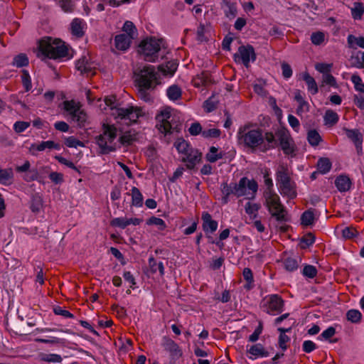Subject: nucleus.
I'll list each match as a JSON object with an SVG mask.
<instances>
[{
	"label": "nucleus",
	"instance_id": "f257e3e1",
	"mask_svg": "<svg viewBox=\"0 0 364 364\" xmlns=\"http://www.w3.org/2000/svg\"><path fill=\"white\" fill-rule=\"evenodd\" d=\"M237 143L245 148L255 151L259 148L264 142L263 131L256 124L247 122L238 129L237 133Z\"/></svg>",
	"mask_w": 364,
	"mask_h": 364
},
{
	"label": "nucleus",
	"instance_id": "f03ea898",
	"mask_svg": "<svg viewBox=\"0 0 364 364\" xmlns=\"http://www.w3.org/2000/svg\"><path fill=\"white\" fill-rule=\"evenodd\" d=\"M258 185L254 179L250 180L247 177L240 178L238 183L223 182L220 185V191L223 194L222 202L226 204L229 201V197L232 195L240 198L247 194V190L255 194L257 191Z\"/></svg>",
	"mask_w": 364,
	"mask_h": 364
},
{
	"label": "nucleus",
	"instance_id": "7ed1b4c3",
	"mask_svg": "<svg viewBox=\"0 0 364 364\" xmlns=\"http://www.w3.org/2000/svg\"><path fill=\"white\" fill-rule=\"evenodd\" d=\"M117 132L118 129L114 124H102V133L95 137L100 154H109L117 150L116 144L113 141L117 136Z\"/></svg>",
	"mask_w": 364,
	"mask_h": 364
},
{
	"label": "nucleus",
	"instance_id": "20e7f679",
	"mask_svg": "<svg viewBox=\"0 0 364 364\" xmlns=\"http://www.w3.org/2000/svg\"><path fill=\"white\" fill-rule=\"evenodd\" d=\"M39 50L46 57L57 59L68 55V48L60 39L46 37L39 41Z\"/></svg>",
	"mask_w": 364,
	"mask_h": 364
},
{
	"label": "nucleus",
	"instance_id": "39448f33",
	"mask_svg": "<svg viewBox=\"0 0 364 364\" xmlns=\"http://www.w3.org/2000/svg\"><path fill=\"white\" fill-rule=\"evenodd\" d=\"M265 205L271 214L278 222L288 221L287 210L281 203L279 196L273 191L264 193Z\"/></svg>",
	"mask_w": 364,
	"mask_h": 364
},
{
	"label": "nucleus",
	"instance_id": "423d86ee",
	"mask_svg": "<svg viewBox=\"0 0 364 364\" xmlns=\"http://www.w3.org/2000/svg\"><path fill=\"white\" fill-rule=\"evenodd\" d=\"M134 82L137 87L155 88L159 84L157 73L154 67L144 65L142 68H138L134 71Z\"/></svg>",
	"mask_w": 364,
	"mask_h": 364
},
{
	"label": "nucleus",
	"instance_id": "0eeeda50",
	"mask_svg": "<svg viewBox=\"0 0 364 364\" xmlns=\"http://www.w3.org/2000/svg\"><path fill=\"white\" fill-rule=\"evenodd\" d=\"M139 48L140 53L144 56V59L146 61L153 63L158 60L161 48H165V43L163 39L150 37L143 40L140 43Z\"/></svg>",
	"mask_w": 364,
	"mask_h": 364
},
{
	"label": "nucleus",
	"instance_id": "6e6552de",
	"mask_svg": "<svg viewBox=\"0 0 364 364\" xmlns=\"http://www.w3.org/2000/svg\"><path fill=\"white\" fill-rule=\"evenodd\" d=\"M112 115L115 118L122 120H129L130 123H136L138 119L143 115L142 110L138 107L129 106L127 108L124 107H112Z\"/></svg>",
	"mask_w": 364,
	"mask_h": 364
},
{
	"label": "nucleus",
	"instance_id": "1a4fd4ad",
	"mask_svg": "<svg viewBox=\"0 0 364 364\" xmlns=\"http://www.w3.org/2000/svg\"><path fill=\"white\" fill-rule=\"evenodd\" d=\"M275 135L278 139V145L281 146L284 154L291 156H295L296 148L289 132L286 129H281Z\"/></svg>",
	"mask_w": 364,
	"mask_h": 364
},
{
	"label": "nucleus",
	"instance_id": "9d476101",
	"mask_svg": "<svg viewBox=\"0 0 364 364\" xmlns=\"http://www.w3.org/2000/svg\"><path fill=\"white\" fill-rule=\"evenodd\" d=\"M234 59L236 63H242V64L248 68L250 60L255 61L256 60V53L252 46H241L238 48L237 53H235Z\"/></svg>",
	"mask_w": 364,
	"mask_h": 364
},
{
	"label": "nucleus",
	"instance_id": "9b49d317",
	"mask_svg": "<svg viewBox=\"0 0 364 364\" xmlns=\"http://www.w3.org/2000/svg\"><path fill=\"white\" fill-rule=\"evenodd\" d=\"M262 307L266 313L276 315L282 311L284 300L278 294H272L266 303L263 304Z\"/></svg>",
	"mask_w": 364,
	"mask_h": 364
},
{
	"label": "nucleus",
	"instance_id": "f8f14e48",
	"mask_svg": "<svg viewBox=\"0 0 364 364\" xmlns=\"http://www.w3.org/2000/svg\"><path fill=\"white\" fill-rule=\"evenodd\" d=\"M171 115V108L166 107L156 116V119L158 122L156 127L161 133L166 134L171 132L172 127L168 121Z\"/></svg>",
	"mask_w": 364,
	"mask_h": 364
},
{
	"label": "nucleus",
	"instance_id": "ddd939ff",
	"mask_svg": "<svg viewBox=\"0 0 364 364\" xmlns=\"http://www.w3.org/2000/svg\"><path fill=\"white\" fill-rule=\"evenodd\" d=\"M161 346L169 353L172 360H176L182 356V351L178 345L169 337H163Z\"/></svg>",
	"mask_w": 364,
	"mask_h": 364
},
{
	"label": "nucleus",
	"instance_id": "4468645a",
	"mask_svg": "<svg viewBox=\"0 0 364 364\" xmlns=\"http://www.w3.org/2000/svg\"><path fill=\"white\" fill-rule=\"evenodd\" d=\"M201 152L193 148L183 155L181 161L186 164L187 168L193 169L196 165L201 161Z\"/></svg>",
	"mask_w": 364,
	"mask_h": 364
},
{
	"label": "nucleus",
	"instance_id": "2eb2a0df",
	"mask_svg": "<svg viewBox=\"0 0 364 364\" xmlns=\"http://www.w3.org/2000/svg\"><path fill=\"white\" fill-rule=\"evenodd\" d=\"M345 130L348 138L353 142L356 148L357 154L359 156L362 155L363 134L358 129H346Z\"/></svg>",
	"mask_w": 364,
	"mask_h": 364
},
{
	"label": "nucleus",
	"instance_id": "dca6fc26",
	"mask_svg": "<svg viewBox=\"0 0 364 364\" xmlns=\"http://www.w3.org/2000/svg\"><path fill=\"white\" fill-rule=\"evenodd\" d=\"M203 220V230L205 234H212L218 228V222L212 219L211 215L208 212H203L201 215Z\"/></svg>",
	"mask_w": 364,
	"mask_h": 364
},
{
	"label": "nucleus",
	"instance_id": "f3484780",
	"mask_svg": "<svg viewBox=\"0 0 364 364\" xmlns=\"http://www.w3.org/2000/svg\"><path fill=\"white\" fill-rule=\"evenodd\" d=\"M264 142L261 146V151L266 152L269 149L276 148L278 146V139H275V135L272 132H266L263 134Z\"/></svg>",
	"mask_w": 364,
	"mask_h": 364
},
{
	"label": "nucleus",
	"instance_id": "a211bd4d",
	"mask_svg": "<svg viewBox=\"0 0 364 364\" xmlns=\"http://www.w3.org/2000/svg\"><path fill=\"white\" fill-rule=\"evenodd\" d=\"M281 194L288 197L289 199H293L296 197V191L295 183L291 181H288L287 183H283L279 185Z\"/></svg>",
	"mask_w": 364,
	"mask_h": 364
},
{
	"label": "nucleus",
	"instance_id": "6ab92c4d",
	"mask_svg": "<svg viewBox=\"0 0 364 364\" xmlns=\"http://www.w3.org/2000/svg\"><path fill=\"white\" fill-rule=\"evenodd\" d=\"M85 23L82 19L74 18L70 24L71 33L77 38H82L84 34V27Z\"/></svg>",
	"mask_w": 364,
	"mask_h": 364
},
{
	"label": "nucleus",
	"instance_id": "aec40b11",
	"mask_svg": "<svg viewBox=\"0 0 364 364\" xmlns=\"http://www.w3.org/2000/svg\"><path fill=\"white\" fill-rule=\"evenodd\" d=\"M132 41L125 33L119 34L115 36L114 45L118 50H126L129 48Z\"/></svg>",
	"mask_w": 364,
	"mask_h": 364
},
{
	"label": "nucleus",
	"instance_id": "412c9836",
	"mask_svg": "<svg viewBox=\"0 0 364 364\" xmlns=\"http://www.w3.org/2000/svg\"><path fill=\"white\" fill-rule=\"evenodd\" d=\"M352 182L346 175H340L335 180V185L340 192H346L350 190Z\"/></svg>",
	"mask_w": 364,
	"mask_h": 364
},
{
	"label": "nucleus",
	"instance_id": "4be33fe9",
	"mask_svg": "<svg viewBox=\"0 0 364 364\" xmlns=\"http://www.w3.org/2000/svg\"><path fill=\"white\" fill-rule=\"evenodd\" d=\"M178 65V64L176 60H170L168 61L166 64H161L159 65L158 70L164 75L172 76L176 71Z\"/></svg>",
	"mask_w": 364,
	"mask_h": 364
},
{
	"label": "nucleus",
	"instance_id": "5701e85b",
	"mask_svg": "<svg viewBox=\"0 0 364 364\" xmlns=\"http://www.w3.org/2000/svg\"><path fill=\"white\" fill-rule=\"evenodd\" d=\"M136 140V134L134 132L127 131L123 133L119 138L121 145L128 146Z\"/></svg>",
	"mask_w": 364,
	"mask_h": 364
},
{
	"label": "nucleus",
	"instance_id": "b1692460",
	"mask_svg": "<svg viewBox=\"0 0 364 364\" xmlns=\"http://www.w3.org/2000/svg\"><path fill=\"white\" fill-rule=\"evenodd\" d=\"M302 78L307 85L308 90L312 95H316L318 92V88L314 78L307 72L302 74Z\"/></svg>",
	"mask_w": 364,
	"mask_h": 364
},
{
	"label": "nucleus",
	"instance_id": "393cba45",
	"mask_svg": "<svg viewBox=\"0 0 364 364\" xmlns=\"http://www.w3.org/2000/svg\"><path fill=\"white\" fill-rule=\"evenodd\" d=\"M14 172L11 168H0V183L8 186L13 183Z\"/></svg>",
	"mask_w": 364,
	"mask_h": 364
},
{
	"label": "nucleus",
	"instance_id": "a878e982",
	"mask_svg": "<svg viewBox=\"0 0 364 364\" xmlns=\"http://www.w3.org/2000/svg\"><path fill=\"white\" fill-rule=\"evenodd\" d=\"M277 181L279 185L291 181L288 168L284 166H281L276 173Z\"/></svg>",
	"mask_w": 364,
	"mask_h": 364
},
{
	"label": "nucleus",
	"instance_id": "bb28decb",
	"mask_svg": "<svg viewBox=\"0 0 364 364\" xmlns=\"http://www.w3.org/2000/svg\"><path fill=\"white\" fill-rule=\"evenodd\" d=\"M348 47L350 48L356 49L357 47L364 48V37H356L352 34L348 35L347 38Z\"/></svg>",
	"mask_w": 364,
	"mask_h": 364
},
{
	"label": "nucleus",
	"instance_id": "cd10ccee",
	"mask_svg": "<svg viewBox=\"0 0 364 364\" xmlns=\"http://www.w3.org/2000/svg\"><path fill=\"white\" fill-rule=\"evenodd\" d=\"M332 164L328 158H320L317 162V169L320 173L325 174L330 171Z\"/></svg>",
	"mask_w": 364,
	"mask_h": 364
},
{
	"label": "nucleus",
	"instance_id": "c85d7f7f",
	"mask_svg": "<svg viewBox=\"0 0 364 364\" xmlns=\"http://www.w3.org/2000/svg\"><path fill=\"white\" fill-rule=\"evenodd\" d=\"M32 148L38 151H42L46 149H60V146L59 144L55 143L53 141H41L39 144H32Z\"/></svg>",
	"mask_w": 364,
	"mask_h": 364
},
{
	"label": "nucleus",
	"instance_id": "c756f323",
	"mask_svg": "<svg viewBox=\"0 0 364 364\" xmlns=\"http://www.w3.org/2000/svg\"><path fill=\"white\" fill-rule=\"evenodd\" d=\"M174 146L176 147L178 153L182 154L183 155L193 149V147L189 144V143H188L183 138L178 139L174 142Z\"/></svg>",
	"mask_w": 364,
	"mask_h": 364
},
{
	"label": "nucleus",
	"instance_id": "7c9ffc66",
	"mask_svg": "<svg viewBox=\"0 0 364 364\" xmlns=\"http://www.w3.org/2000/svg\"><path fill=\"white\" fill-rule=\"evenodd\" d=\"M122 30H123L124 32L126 33V35L127 36L130 37V38L132 40H133L135 38H136V36L138 35L137 29H136V26H134L133 22H132L130 21H127L124 23Z\"/></svg>",
	"mask_w": 364,
	"mask_h": 364
},
{
	"label": "nucleus",
	"instance_id": "2f4dec72",
	"mask_svg": "<svg viewBox=\"0 0 364 364\" xmlns=\"http://www.w3.org/2000/svg\"><path fill=\"white\" fill-rule=\"evenodd\" d=\"M29 64V60L26 54L20 53L13 58L12 65L16 68L26 67Z\"/></svg>",
	"mask_w": 364,
	"mask_h": 364
},
{
	"label": "nucleus",
	"instance_id": "473e14b6",
	"mask_svg": "<svg viewBox=\"0 0 364 364\" xmlns=\"http://www.w3.org/2000/svg\"><path fill=\"white\" fill-rule=\"evenodd\" d=\"M149 265L151 273H156L157 271L159 272L161 276L164 274V267L163 262H157L154 257H150L149 259Z\"/></svg>",
	"mask_w": 364,
	"mask_h": 364
},
{
	"label": "nucleus",
	"instance_id": "72a5a7b5",
	"mask_svg": "<svg viewBox=\"0 0 364 364\" xmlns=\"http://www.w3.org/2000/svg\"><path fill=\"white\" fill-rule=\"evenodd\" d=\"M168 97L173 101L177 100L181 97V89L176 85L170 86L166 91Z\"/></svg>",
	"mask_w": 364,
	"mask_h": 364
},
{
	"label": "nucleus",
	"instance_id": "f704fd0d",
	"mask_svg": "<svg viewBox=\"0 0 364 364\" xmlns=\"http://www.w3.org/2000/svg\"><path fill=\"white\" fill-rule=\"evenodd\" d=\"M132 203L136 207H141L143 205V196L139 189L136 187L132 188Z\"/></svg>",
	"mask_w": 364,
	"mask_h": 364
},
{
	"label": "nucleus",
	"instance_id": "c9c22d12",
	"mask_svg": "<svg viewBox=\"0 0 364 364\" xmlns=\"http://www.w3.org/2000/svg\"><path fill=\"white\" fill-rule=\"evenodd\" d=\"M314 213L312 209L304 211L301 216V223L304 226H309L314 223Z\"/></svg>",
	"mask_w": 364,
	"mask_h": 364
},
{
	"label": "nucleus",
	"instance_id": "e433bc0d",
	"mask_svg": "<svg viewBox=\"0 0 364 364\" xmlns=\"http://www.w3.org/2000/svg\"><path fill=\"white\" fill-rule=\"evenodd\" d=\"M248 353L255 357H267L269 355L268 352L259 343L252 346Z\"/></svg>",
	"mask_w": 364,
	"mask_h": 364
},
{
	"label": "nucleus",
	"instance_id": "4c0bfd02",
	"mask_svg": "<svg viewBox=\"0 0 364 364\" xmlns=\"http://www.w3.org/2000/svg\"><path fill=\"white\" fill-rule=\"evenodd\" d=\"M223 155L224 154L222 152L218 153V148L211 146L209 149V152L205 155V159L208 161L214 163L222 159Z\"/></svg>",
	"mask_w": 364,
	"mask_h": 364
},
{
	"label": "nucleus",
	"instance_id": "58836bf2",
	"mask_svg": "<svg viewBox=\"0 0 364 364\" xmlns=\"http://www.w3.org/2000/svg\"><path fill=\"white\" fill-rule=\"evenodd\" d=\"M364 14V5L361 2H355L351 9V14L355 20H360Z\"/></svg>",
	"mask_w": 364,
	"mask_h": 364
},
{
	"label": "nucleus",
	"instance_id": "ea45409f",
	"mask_svg": "<svg viewBox=\"0 0 364 364\" xmlns=\"http://www.w3.org/2000/svg\"><path fill=\"white\" fill-rule=\"evenodd\" d=\"M307 139L311 146H318L321 141V137L316 130L311 129L308 132Z\"/></svg>",
	"mask_w": 364,
	"mask_h": 364
},
{
	"label": "nucleus",
	"instance_id": "a19ab883",
	"mask_svg": "<svg viewBox=\"0 0 364 364\" xmlns=\"http://www.w3.org/2000/svg\"><path fill=\"white\" fill-rule=\"evenodd\" d=\"M324 121L326 124L333 126L338 122V115L336 112L328 109L325 113Z\"/></svg>",
	"mask_w": 364,
	"mask_h": 364
},
{
	"label": "nucleus",
	"instance_id": "79ce46f5",
	"mask_svg": "<svg viewBox=\"0 0 364 364\" xmlns=\"http://www.w3.org/2000/svg\"><path fill=\"white\" fill-rule=\"evenodd\" d=\"M42 199L38 195L33 196L31 201L30 208L33 213H38L42 208Z\"/></svg>",
	"mask_w": 364,
	"mask_h": 364
},
{
	"label": "nucleus",
	"instance_id": "37998d69",
	"mask_svg": "<svg viewBox=\"0 0 364 364\" xmlns=\"http://www.w3.org/2000/svg\"><path fill=\"white\" fill-rule=\"evenodd\" d=\"M346 318L348 321L352 323H359L362 318L361 313L356 309H350L346 313Z\"/></svg>",
	"mask_w": 364,
	"mask_h": 364
},
{
	"label": "nucleus",
	"instance_id": "c03bdc74",
	"mask_svg": "<svg viewBox=\"0 0 364 364\" xmlns=\"http://www.w3.org/2000/svg\"><path fill=\"white\" fill-rule=\"evenodd\" d=\"M315 241V236L309 232L302 237L300 240V247L301 249H306L311 245Z\"/></svg>",
	"mask_w": 364,
	"mask_h": 364
},
{
	"label": "nucleus",
	"instance_id": "a18cd8bd",
	"mask_svg": "<svg viewBox=\"0 0 364 364\" xmlns=\"http://www.w3.org/2000/svg\"><path fill=\"white\" fill-rule=\"evenodd\" d=\"M284 266L286 270L293 272L299 267L298 261L292 257H287L284 260Z\"/></svg>",
	"mask_w": 364,
	"mask_h": 364
},
{
	"label": "nucleus",
	"instance_id": "49530a36",
	"mask_svg": "<svg viewBox=\"0 0 364 364\" xmlns=\"http://www.w3.org/2000/svg\"><path fill=\"white\" fill-rule=\"evenodd\" d=\"M71 118L77 123L78 126L82 127L86 121V114L79 109L71 116Z\"/></svg>",
	"mask_w": 364,
	"mask_h": 364
},
{
	"label": "nucleus",
	"instance_id": "de8ad7c7",
	"mask_svg": "<svg viewBox=\"0 0 364 364\" xmlns=\"http://www.w3.org/2000/svg\"><path fill=\"white\" fill-rule=\"evenodd\" d=\"M147 225H154L159 227V229L160 230H164L166 228V225L161 218H156L155 216H152L150 218H149L146 221Z\"/></svg>",
	"mask_w": 364,
	"mask_h": 364
},
{
	"label": "nucleus",
	"instance_id": "09e8293b",
	"mask_svg": "<svg viewBox=\"0 0 364 364\" xmlns=\"http://www.w3.org/2000/svg\"><path fill=\"white\" fill-rule=\"evenodd\" d=\"M41 360L48 363H61L63 360L62 357L60 355L50 353V354H43L41 355Z\"/></svg>",
	"mask_w": 364,
	"mask_h": 364
},
{
	"label": "nucleus",
	"instance_id": "8fccbe9b",
	"mask_svg": "<svg viewBox=\"0 0 364 364\" xmlns=\"http://www.w3.org/2000/svg\"><path fill=\"white\" fill-rule=\"evenodd\" d=\"M64 109L67 112H69L70 116H72L75 112H76L80 107L75 102L74 100H66L63 102Z\"/></svg>",
	"mask_w": 364,
	"mask_h": 364
},
{
	"label": "nucleus",
	"instance_id": "3c124183",
	"mask_svg": "<svg viewBox=\"0 0 364 364\" xmlns=\"http://www.w3.org/2000/svg\"><path fill=\"white\" fill-rule=\"evenodd\" d=\"M302 274L304 277L313 279L317 274V269H316V267H314L313 265L306 264L304 266V267L303 269Z\"/></svg>",
	"mask_w": 364,
	"mask_h": 364
},
{
	"label": "nucleus",
	"instance_id": "603ef678",
	"mask_svg": "<svg viewBox=\"0 0 364 364\" xmlns=\"http://www.w3.org/2000/svg\"><path fill=\"white\" fill-rule=\"evenodd\" d=\"M138 89V97L144 100L146 102H149L152 101V97L150 93L148 92L149 90L151 88H144V87H137Z\"/></svg>",
	"mask_w": 364,
	"mask_h": 364
},
{
	"label": "nucleus",
	"instance_id": "864d4df0",
	"mask_svg": "<svg viewBox=\"0 0 364 364\" xmlns=\"http://www.w3.org/2000/svg\"><path fill=\"white\" fill-rule=\"evenodd\" d=\"M351 81L354 84L355 89L357 91L364 92V83H363L362 79L358 75H353L351 76Z\"/></svg>",
	"mask_w": 364,
	"mask_h": 364
},
{
	"label": "nucleus",
	"instance_id": "5fc2aeb1",
	"mask_svg": "<svg viewBox=\"0 0 364 364\" xmlns=\"http://www.w3.org/2000/svg\"><path fill=\"white\" fill-rule=\"evenodd\" d=\"M21 79H22V84H23L26 91H29L32 87V85H31V80L29 73L27 70H22Z\"/></svg>",
	"mask_w": 364,
	"mask_h": 364
},
{
	"label": "nucleus",
	"instance_id": "6e6d98bb",
	"mask_svg": "<svg viewBox=\"0 0 364 364\" xmlns=\"http://www.w3.org/2000/svg\"><path fill=\"white\" fill-rule=\"evenodd\" d=\"M65 144L68 147L70 148H77V146H84V144L82 141L78 140L74 136H69L65 139Z\"/></svg>",
	"mask_w": 364,
	"mask_h": 364
},
{
	"label": "nucleus",
	"instance_id": "4d7b16f0",
	"mask_svg": "<svg viewBox=\"0 0 364 364\" xmlns=\"http://www.w3.org/2000/svg\"><path fill=\"white\" fill-rule=\"evenodd\" d=\"M324 33L321 31L313 33L311 36V43L316 46L321 45L324 41Z\"/></svg>",
	"mask_w": 364,
	"mask_h": 364
},
{
	"label": "nucleus",
	"instance_id": "13d9d810",
	"mask_svg": "<svg viewBox=\"0 0 364 364\" xmlns=\"http://www.w3.org/2000/svg\"><path fill=\"white\" fill-rule=\"evenodd\" d=\"M358 235V231L353 227H346L342 230V236L345 239H351Z\"/></svg>",
	"mask_w": 364,
	"mask_h": 364
},
{
	"label": "nucleus",
	"instance_id": "bf43d9fd",
	"mask_svg": "<svg viewBox=\"0 0 364 364\" xmlns=\"http://www.w3.org/2000/svg\"><path fill=\"white\" fill-rule=\"evenodd\" d=\"M221 132L218 129H209L202 132V136L204 138H218Z\"/></svg>",
	"mask_w": 364,
	"mask_h": 364
},
{
	"label": "nucleus",
	"instance_id": "052dcab7",
	"mask_svg": "<svg viewBox=\"0 0 364 364\" xmlns=\"http://www.w3.org/2000/svg\"><path fill=\"white\" fill-rule=\"evenodd\" d=\"M203 107L206 112H211L217 108V102L213 100V97H209L204 102Z\"/></svg>",
	"mask_w": 364,
	"mask_h": 364
},
{
	"label": "nucleus",
	"instance_id": "680f3d73",
	"mask_svg": "<svg viewBox=\"0 0 364 364\" xmlns=\"http://www.w3.org/2000/svg\"><path fill=\"white\" fill-rule=\"evenodd\" d=\"M336 334V328L333 326L328 327L318 337V339L329 340Z\"/></svg>",
	"mask_w": 364,
	"mask_h": 364
},
{
	"label": "nucleus",
	"instance_id": "e2e57ef3",
	"mask_svg": "<svg viewBox=\"0 0 364 364\" xmlns=\"http://www.w3.org/2000/svg\"><path fill=\"white\" fill-rule=\"evenodd\" d=\"M112 226L119 227L122 229L128 226L127 219L124 218H116L111 220Z\"/></svg>",
	"mask_w": 364,
	"mask_h": 364
},
{
	"label": "nucleus",
	"instance_id": "0e129e2a",
	"mask_svg": "<svg viewBox=\"0 0 364 364\" xmlns=\"http://www.w3.org/2000/svg\"><path fill=\"white\" fill-rule=\"evenodd\" d=\"M55 159L56 160H58V161L75 171H76L77 172H78L79 173H80L79 169L75 166V164L70 161H68V159H66L65 158L61 156H56L55 157Z\"/></svg>",
	"mask_w": 364,
	"mask_h": 364
},
{
	"label": "nucleus",
	"instance_id": "69168bd1",
	"mask_svg": "<svg viewBox=\"0 0 364 364\" xmlns=\"http://www.w3.org/2000/svg\"><path fill=\"white\" fill-rule=\"evenodd\" d=\"M282 75L284 78L288 79L292 75V69L290 65L286 62H282L281 64Z\"/></svg>",
	"mask_w": 364,
	"mask_h": 364
},
{
	"label": "nucleus",
	"instance_id": "338daca9",
	"mask_svg": "<svg viewBox=\"0 0 364 364\" xmlns=\"http://www.w3.org/2000/svg\"><path fill=\"white\" fill-rule=\"evenodd\" d=\"M259 208V205L257 203H251L250 202H248L245 205V212L247 214L251 215H256V213L258 211Z\"/></svg>",
	"mask_w": 364,
	"mask_h": 364
},
{
	"label": "nucleus",
	"instance_id": "774afa93",
	"mask_svg": "<svg viewBox=\"0 0 364 364\" xmlns=\"http://www.w3.org/2000/svg\"><path fill=\"white\" fill-rule=\"evenodd\" d=\"M188 132L191 135L197 136L200 133L202 134V127L199 122H194L191 125Z\"/></svg>",
	"mask_w": 364,
	"mask_h": 364
}]
</instances>
